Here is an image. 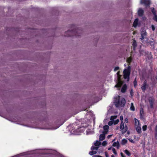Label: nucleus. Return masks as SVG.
Listing matches in <instances>:
<instances>
[{"label": "nucleus", "instance_id": "4be33fe9", "mask_svg": "<svg viewBox=\"0 0 157 157\" xmlns=\"http://www.w3.org/2000/svg\"><path fill=\"white\" fill-rule=\"evenodd\" d=\"M138 19H136L133 23V25L134 27H136L138 23Z\"/></svg>", "mask_w": 157, "mask_h": 157}, {"label": "nucleus", "instance_id": "393cba45", "mask_svg": "<svg viewBox=\"0 0 157 157\" xmlns=\"http://www.w3.org/2000/svg\"><path fill=\"white\" fill-rule=\"evenodd\" d=\"M97 153V152L96 151H94L93 150H92V151L89 152V154L90 155H92L96 154Z\"/></svg>", "mask_w": 157, "mask_h": 157}, {"label": "nucleus", "instance_id": "c03bdc74", "mask_svg": "<svg viewBox=\"0 0 157 157\" xmlns=\"http://www.w3.org/2000/svg\"><path fill=\"white\" fill-rule=\"evenodd\" d=\"M112 136V135H109L107 136V138H109L111 136Z\"/></svg>", "mask_w": 157, "mask_h": 157}, {"label": "nucleus", "instance_id": "3c124183", "mask_svg": "<svg viewBox=\"0 0 157 157\" xmlns=\"http://www.w3.org/2000/svg\"><path fill=\"white\" fill-rule=\"evenodd\" d=\"M118 127H117V129H118Z\"/></svg>", "mask_w": 157, "mask_h": 157}, {"label": "nucleus", "instance_id": "a18cd8bd", "mask_svg": "<svg viewBox=\"0 0 157 157\" xmlns=\"http://www.w3.org/2000/svg\"><path fill=\"white\" fill-rule=\"evenodd\" d=\"M111 148H112V147H109L108 149V150H110L111 149Z\"/></svg>", "mask_w": 157, "mask_h": 157}, {"label": "nucleus", "instance_id": "20e7f679", "mask_svg": "<svg viewBox=\"0 0 157 157\" xmlns=\"http://www.w3.org/2000/svg\"><path fill=\"white\" fill-rule=\"evenodd\" d=\"M124 78L125 79H127V81H128L130 79V67L129 66L127 69H125L123 71Z\"/></svg>", "mask_w": 157, "mask_h": 157}, {"label": "nucleus", "instance_id": "a878e982", "mask_svg": "<svg viewBox=\"0 0 157 157\" xmlns=\"http://www.w3.org/2000/svg\"><path fill=\"white\" fill-rule=\"evenodd\" d=\"M101 142L98 140H97L96 142L94 143L95 146L97 147L99 146Z\"/></svg>", "mask_w": 157, "mask_h": 157}, {"label": "nucleus", "instance_id": "473e14b6", "mask_svg": "<svg viewBox=\"0 0 157 157\" xmlns=\"http://www.w3.org/2000/svg\"><path fill=\"white\" fill-rule=\"evenodd\" d=\"M107 144V142L106 141H103L101 144L102 145L105 146Z\"/></svg>", "mask_w": 157, "mask_h": 157}, {"label": "nucleus", "instance_id": "2eb2a0df", "mask_svg": "<svg viewBox=\"0 0 157 157\" xmlns=\"http://www.w3.org/2000/svg\"><path fill=\"white\" fill-rule=\"evenodd\" d=\"M113 147H117V148L119 147L120 144L118 141H117L116 142H114L113 144Z\"/></svg>", "mask_w": 157, "mask_h": 157}, {"label": "nucleus", "instance_id": "9d476101", "mask_svg": "<svg viewBox=\"0 0 157 157\" xmlns=\"http://www.w3.org/2000/svg\"><path fill=\"white\" fill-rule=\"evenodd\" d=\"M127 86L126 84H124V85L123 86L121 89V92L123 93H125L127 90Z\"/></svg>", "mask_w": 157, "mask_h": 157}, {"label": "nucleus", "instance_id": "2f4dec72", "mask_svg": "<svg viewBox=\"0 0 157 157\" xmlns=\"http://www.w3.org/2000/svg\"><path fill=\"white\" fill-rule=\"evenodd\" d=\"M153 19L157 22V14H156L153 18Z\"/></svg>", "mask_w": 157, "mask_h": 157}, {"label": "nucleus", "instance_id": "bb28decb", "mask_svg": "<svg viewBox=\"0 0 157 157\" xmlns=\"http://www.w3.org/2000/svg\"><path fill=\"white\" fill-rule=\"evenodd\" d=\"M98 147H95L94 146H92L91 147V149L92 150H97Z\"/></svg>", "mask_w": 157, "mask_h": 157}, {"label": "nucleus", "instance_id": "7c9ffc66", "mask_svg": "<svg viewBox=\"0 0 157 157\" xmlns=\"http://www.w3.org/2000/svg\"><path fill=\"white\" fill-rule=\"evenodd\" d=\"M119 120L117 119L114 121L113 124L115 125L117 124L119 122Z\"/></svg>", "mask_w": 157, "mask_h": 157}, {"label": "nucleus", "instance_id": "9b49d317", "mask_svg": "<svg viewBox=\"0 0 157 157\" xmlns=\"http://www.w3.org/2000/svg\"><path fill=\"white\" fill-rule=\"evenodd\" d=\"M144 109L142 108H141L140 109V117L141 119H142L143 118L144 116Z\"/></svg>", "mask_w": 157, "mask_h": 157}, {"label": "nucleus", "instance_id": "f3484780", "mask_svg": "<svg viewBox=\"0 0 157 157\" xmlns=\"http://www.w3.org/2000/svg\"><path fill=\"white\" fill-rule=\"evenodd\" d=\"M132 58L131 56H130L127 59L126 61L128 63H129V64H130L132 62Z\"/></svg>", "mask_w": 157, "mask_h": 157}, {"label": "nucleus", "instance_id": "aec40b11", "mask_svg": "<svg viewBox=\"0 0 157 157\" xmlns=\"http://www.w3.org/2000/svg\"><path fill=\"white\" fill-rule=\"evenodd\" d=\"M135 124L137 126L139 125H140V124L139 120L136 119V118H135Z\"/></svg>", "mask_w": 157, "mask_h": 157}, {"label": "nucleus", "instance_id": "7ed1b4c3", "mask_svg": "<svg viewBox=\"0 0 157 157\" xmlns=\"http://www.w3.org/2000/svg\"><path fill=\"white\" fill-rule=\"evenodd\" d=\"M120 120L121 121V123L120 125V130L121 131L122 133L124 134L127 131L128 127L127 125H125L124 126V122L123 121V117L122 116H121L120 117Z\"/></svg>", "mask_w": 157, "mask_h": 157}, {"label": "nucleus", "instance_id": "6e6552de", "mask_svg": "<svg viewBox=\"0 0 157 157\" xmlns=\"http://www.w3.org/2000/svg\"><path fill=\"white\" fill-rule=\"evenodd\" d=\"M103 133V134H101L100 135V137L99 138V140L100 141H102L104 140L105 138V134L106 133Z\"/></svg>", "mask_w": 157, "mask_h": 157}, {"label": "nucleus", "instance_id": "c9c22d12", "mask_svg": "<svg viewBox=\"0 0 157 157\" xmlns=\"http://www.w3.org/2000/svg\"><path fill=\"white\" fill-rule=\"evenodd\" d=\"M151 29H152V30L153 31H154L155 29V26L153 25H151Z\"/></svg>", "mask_w": 157, "mask_h": 157}, {"label": "nucleus", "instance_id": "b1692460", "mask_svg": "<svg viewBox=\"0 0 157 157\" xmlns=\"http://www.w3.org/2000/svg\"><path fill=\"white\" fill-rule=\"evenodd\" d=\"M130 109L132 111H134L135 110V107L134 106L133 103H131Z\"/></svg>", "mask_w": 157, "mask_h": 157}, {"label": "nucleus", "instance_id": "39448f33", "mask_svg": "<svg viewBox=\"0 0 157 157\" xmlns=\"http://www.w3.org/2000/svg\"><path fill=\"white\" fill-rule=\"evenodd\" d=\"M140 3L144 4L146 7H149L151 4V2L150 0H141Z\"/></svg>", "mask_w": 157, "mask_h": 157}, {"label": "nucleus", "instance_id": "de8ad7c7", "mask_svg": "<svg viewBox=\"0 0 157 157\" xmlns=\"http://www.w3.org/2000/svg\"><path fill=\"white\" fill-rule=\"evenodd\" d=\"M98 157H102V156H101L99 155V156H98Z\"/></svg>", "mask_w": 157, "mask_h": 157}, {"label": "nucleus", "instance_id": "6ab92c4d", "mask_svg": "<svg viewBox=\"0 0 157 157\" xmlns=\"http://www.w3.org/2000/svg\"><path fill=\"white\" fill-rule=\"evenodd\" d=\"M141 36H144V37H146L147 36V33L146 31H143L141 32Z\"/></svg>", "mask_w": 157, "mask_h": 157}, {"label": "nucleus", "instance_id": "37998d69", "mask_svg": "<svg viewBox=\"0 0 157 157\" xmlns=\"http://www.w3.org/2000/svg\"><path fill=\"white\" fill-rule=\"evenodd\" d=\"M125 121L126 123L128 122V119L127 118H125Z\"/></svg>", "mask_w": 157, "mask_h": 157}, {"label": "nucleus", "instance_id": "4468645a", "mask_svg": "<svg viewBox=\"0 0 157 157\" xmlns=\"http://www.w3.org/2000/svg\"><path fill=\"white\" fill-rule=\"evenodd\" d=\"M136 130L138 133L139 134L141 133V128L140 127V125H138L136 128Z\"/></svg>", "mask_w": 157, "mask_h": 157}, {"label": "nucleus", "instance_id": "ea45409f", "mask_svg": "<svg viewBox=\"0 0 157 157\" xmlns=\"http://www.w3.org/2000/svg\"><path fill=\"white\" fill-rule=\"evenodd\" d=\"M112 124L113 123L111 121H109L108 123V125L110 126L112 125Z\"/></svg>", "mask_w": 157, "mask_h": 157}, {"label": "nucleus", "instance_id": "5701e85b", "mask_svg": "<svg viewBox=\"0 0 157 157\" xmlns=\"http://www.w3.org/2000/svg\"><path fill=\"white\" fill-rule=\"evenodd\" d=\"M124 152L128 156H130L131 155V153L127 150L126 149L125 150Z\"/></svg>", "mask_w": 157, "mask_h": 157}, {"label": "nucleus", "instance_id": "09e8293b", "mask_svg": "<svg viewBox=\"0 0 157 157\" xmlns=\"http://www.w3.org/2000/svg\"><path fill=\"white\" fill-rule=\"evenodd\" d=\"M128 134H129V132H128Z\"/></svg>", "mask_w": 157, "mask_h": 157}, {"label": "nucleus", "instance_id": "72a5a7b5", "mask_svg": "<svg viewBox=\"0 0 157 157\" xmlns=\"http://www.w3.org/2000/svg\"><path fill=\"white\" fill-rule=\"evenodd\" d=\"M112 151H113V153H114V154L115 155H116L117 154V152L116 151V149L114 148H112Z\"/></svg>", "mask_w": 157, "mask_h": 157}, {"label": "nucleus", "instance_id": "f257e3e1", "mask_svg": "<svg viewBox=\"0 0 157 157\" xmlns=\"http://www.w3.org/2000/svg\"><path fill=\"white\" fill-rule=\"evenodd\" d=\"M71 28H73L72 30H68L66 32L65 34V36H75L76 37L80 36L82 33V30L78 29L77 27H75L74 25H71Z\"/></svg>", "mask_w": 157, "mask_h": 157}, {"label": "nucleus", "instance_id": "dca6fc26", "mask_svg": "<svg viewBox=\"0 0 157 157\" xmlns=\"http://www.w3.org/2000/svg\"><path fill=\"white\" fill-rule=\"evenodd\" d=\"M122 84V82L121 81H120L115 86L117 87H121Z\"/></svg>", "mask_w": 157, "mask_h": 157}, {"label": "nucleus", "instance_id": "412c9836", "mask_svg": "<svg viewBox=\"0 0 157 157\" xmlns=\"http://www.w3.org/2000/svg\"><path fill=\"white\" fill-rule=\"evenodd\" d=\"M151 10L152 13L155 16V15L156 14V11L155 10L154 8L153 7L151 8Z\"/></svg>", "mask_w": 157, "mask_h": 157}, {"label": "nucleus", "instance_id": "8fccbe9b", "mask_svg": "<svg viewBox=\"0 0 157 157\" xmlns=\"http://www.w3.org/2000/svg\"><path fill=\"white\" fill-rule=\"evenodd\" d=\"M156 128H157V125H156Z\"/></svg>", "mask_w": 157, "mask_h": 157}, {"label": "nucleus", "instance_id": "a19ab883", "mask_svg": "<svg viewBox=\"0 0 157 157\" xmlns=\"http://www.w3.org/2000/svg\"><path fill=\"white\" fill-rule=\"evenodd\" d=\"M145 38V37H144V36H141V37L140 38V39H141V40H143L144 38Z\"/></svg>", "mask_w": 157, "mask_h": 157}, {"label": "nucleus", "instance_id": "f03ea898", "mask_svg": "<svg viewBox=\"0 0 157 157\" xmlns=\"http://www.w3.org/2000/svg\"><path fill=\"white\" fill-rule=\"evenodd\" d=\"M114 102L117 107L119 106L123 107L125 105V100L124 98H123L120 100V97L119 96L118 98H117L115 99Z\"/></svg>", "mask_w": 157, "mask_h": 157}, {"label": "nucleus", "instance_id": "0eeeda50", "mask_svg": "<svg viewBox=\"0 0 157 157\" xmlns=\"http://www.w3.org/2000/svg\"><path fill=\"white\" fill-rule=\"evenodd\" d=\"M144 13V10L140 8L138 11V16H139L142 17L143 16Z\"/></svg>", "mask_w": 157, "mask_h": 157}, {"label": "nucleus", "instance_id": "cd10ccee", "mask_svg": "<svg viewBox=\"0 0 157 157\" xmlns=\"http://www.w3.org/2000/svg\"><path fill=\"white\" fill-rule=\"evenodd\" d=\"M134 86L135 87H136L137 85V82L136 81V78H135L133 81Z\"/></svg>", "mask_w": 157, "mask_h": 157}, {"label": "nucleus", "instance_id": "f8f14e48", "mask_svg": "<svg viewBox=\"0 0 157 157\" xmlns=\"http://www.w3.org/2000/svg\"><path fill=\"white\" fill-rule=\"evenodd\" d=\"M133 49V50H135L136 49V47L137 46V43L135 40H133V42L132 44Z\"/></svg>", "mask_w": 157, "mask_h": 157}, {"label": "nucleus", "instance_id": "a211bd4d", "mask_svg": "<svg viewBox=\"0 0 157 157\" xmlns=\"http://www.w3.org/2000/svg\"><path fill=\"white\" fill-rule=\"evenodd\" d=\"M127 142V140L125 139H123L122 140L121 142V144L122 145H124L126 144Z\"/></svg>", "mask_w": 157, "mask_h": 157}, {"label": "nucleus", "instance_id": "423d86ee", "mask_svg": "<svg viewBox=\"0 0 157 157\" xmlns=\"http://www.w3.org/2000/svg\"><path fill=\"white\" fill-rule=\"evenodd\" d=\"M148 86L147 83V81L146 80H144L143 84L141 86V88L142 91L143 92H144Z\"/></svg>", "mask_w": 157, "mask_h": 157}, {"label": "nucleus", "instance_id": "1a4fd4ad", "mask_svg": "<svg viewBox=\"0 0 157 157\" xmlns=\"http://www.w3.org/2000/svg\"><path fill=\"white\" fill-rule=\"evenodd\" d=\"M109 126L107 125H104L103 127L104 131L103 132V133H107L109 129Z\"/></svg>", "mask_w": 157, "mask_h": 157}, {"label": "nucleus", "instance_id": "ddd939ff", "mask_svg": "<svg viewBox=\"0 0 157 157\" xmlns=\"http://www.w3.org/2000/svg\"><path fill=\"white\" fill-rule=\"evenodd\" d=\"M154 102V100L153 99H149V102L150 105V107L151 108L153 107V104Z\"/></svg>", "mask_w": 157, "mask_h": 157}, {"label": "nucleus", "instance_id": "4c0bfd02", "mask_svg": "<svg viewBox=\"0 0 157 157\" xmlns=\"http://www.w3.org/2000/svg\"><path fill=\"white\" fill-rule=\"evenodd\" d=\"M121 155L122 157H126L124 155L123 153H121Z\"/></svg>", "mask_w": 157, "mask_h": 157}, {"label": "nucleus", "instance_id": "c85d7f7f", "mask_svg": "<svg viewBox=\"0 0 157 157\" xmlns=\"http://www.w3.org/2000/svg\"><path fill=\"white\" fill-rule=\"evenodd\" d=\"M117 116L114 115V116H112L111 117H110V120L111 121H113L115 119H116L117 118Z\"/></svg>", "mask_w": 157, "mask_h": 157}, {"label": "nucleus", "instance_id": "79ce46f5", "mask_svg": "<svg viewBox=\"0 0 157 157\" xmlns=\"http://www.w3.org/2000/svg\"><path fill=\"white\" fill-rule=\"evenodd\" d=\"M105 155L106 157H109L108 154L107 153V152H105Z\"/></svg>", "mask_w": 157, "mask_h": 157}, {"label": "nucleus", "instance_id": "e433bc0d", "mask_svg": "<svg viewBox=\"0 0 157 157\" xmlns=\"http://www.w3.org/2000/svg\"><path fill=\"white\" fill-rule=\"evenodd\" d=\"M129 140L130 142L132 143H135V142L132 139H129Z\"/></svg>", "mask_w": 157, "mask_h": 157}, {"label": "nucleus", "instance_id": "c756f323", "mask_svg": "<svg viewBox=\"0 0 157 157\" xmlns=\"http://www.w3.org/2000/svg\"><path fill=\"white\" fill-rule=\"evenodd\" d=\"M147 125H145L142 127V129L144 131H146L147 129Z\"/></svg>", "mask_w": 157, "mask_h": 157}, {"label": "nucleus", "instance_id": "58836bf2", "mask_svg": "<svg viewBox=\"0 0 157 157\" xmlns=\"http://www.w3.org/2000/svg\"><path fill=\"white\" fill-rule=\"evenodd\" d=\"M130 93L131 95L132 96V95H133V91L132 90H130Z\"/></svg>", "mask_w": 157, "mask_h": 157}, {"label": "nucleus", "instance_id": "49530a36", "mask_svg": "<svg viewBox=\"0 0 157 157\" xmlns=\"http://www.w3.org/2000/svg\"><path fill=\"white\" fill-rule=\"evenodd\" d=\"M111 157H114V156L113 155H111Z\"/></svg>", "mask_w": 157, "mask_h": 157}, {"label": "nucleus", "instance_id": "f704fd0d", "mask_svg": "<svg viewBox=\"0 0 157 157\" xmlns=\"http://www.w3.org/2000/svg\"><path fill=\"white\" fill-rule=\"evenodd\" d=\"M119 68L118 67H115L114 69V71H117L119 69Z\"/></svg>", "mask_w": 157, "mask_h": 157}]
</instances>
